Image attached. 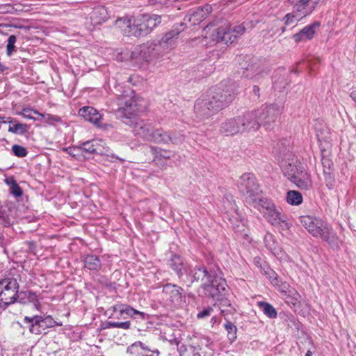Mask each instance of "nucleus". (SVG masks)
Instances as JSON below:
<instances>
[{
	"label": "nucleus",
	"mask_w": 356,
	"mask_h": 356,
	"mask_svg": "<svg viewBox=\"0 0 356 356\" xmlns=\"http://www.w3.org/2000/svg\"><path fill=\"white\" fill-rule=\"evenodd\" d=\"M206 13L203 9H197L191 11L189 15L186 17L185 20L188 18V21L192 24L195 25L200 23L205 18Z\"/></svg>",
	"instance_id": "nucleus-29"
},
{
	"label": "nucleus",
	"mask_w": 356,
	"mask_h": 356,
	"mask_svg": "<svg viewBox=\"0 0 356 356\" xmlns=\"http://www.w3.org/2000/svg\"><path fill=\"white\" fill-rule=\"evenodd\" d=\"M282 287H283V289H286L288 288V284L284 283V284H282Z\"/></svg>",
	"instance_id": "nucleus-61"
},
{
	"label": "nucleus",
	"mask_w": 356,
	"mask_h": 356,
	"mask_svg": "<svg viewBox=\"0 0 356 356\" xmlns=\"http://www.w3.org/2000/svg\"><path fill=\"white\" fill-rule=\"evenodd\" d=\"M6 183L10 186V193L11 195L15 197H19L22 195V189L13 178L6 179Z\"/></svg>",
	"instance_id": "nucleus-33"
},
{
	"label": "nucleus",
	"mask_w": 356,
	"mask_h": 356,
	"mask_svg": "<svg viewBox=\"0 0 356 356\" xmlns=\"http://www.w3.org/2000/svg\"><path fill=\"white\" fill-rule=\"evenodd\" d=\"M93 147L94 154L111 156L112 158L119 159L121 162L124 161V159H120L119 157L112 154L111 152L110 148L106 145V143L102 139H93Z\"/></svg>",
	"instance_id": "nucleus-24"
},
{
	"label": "nucleus",
	"mask_w": 356,
	"mask_h": 356,
	"mask_svg": "<svg viewBox=\"0 0 356 356\" xmlns=\"http://www.w3.org/2000/svg\"><path fill=\"white\" fill-rule=\"evenodd\" d=\"M184 29V24H177L166 33L159 43H156L162 56L175 49L177 44L179 33Z\"/></svg>",
	"instance_id": "nucleus-14"
},
{
	"label": "nucleus",
	"mask_w": 356,
	"mask_h": 356,
	"mask_svg": "<svg viewBox=\"0 0 356 356\" xmlns=\"http://www.w3.org/2000/svg\"><path fill=\"white\" fill-rule=\"evenodd\" d=\"M17 41V38L14 35H11L8 37V43L6 45V54L8 56H11L15 48V44Z\"/></svg>",
	"instance_id": "nucleus-46"
},
{
	"label": "nucleus",
	"mask_w": 356,
	"mask_h": 356,
	"mask_svg": "<svg viewBox=\"0 0 356 356\" xmlns=\"http://www.w3.org/2000/svg\"><path fill=\"white\" fill-rule=\"evenodd\" d=\"M307 356H312V353L311 350H307V353H306V355Z\"/></svg>",
	"instance_id": "nucleus-60"
},
{
	"label": "nucleus",
	"mask_w": 356,
	"mask_h": 356,
	"mask_svg": "<svg viewBox=\"0 0 356 356\" xmlns=\"http://www.w3.org/2000/svg\"><path fill=\"white\" fill-rule=\"evenodd\" d=\"M189 276L188 282L195 281L202 282L201 288L205 296L215 300L226 291L227 282L225 279L218 275L215 271H208L204 266H195L193 270H186Z\"/></svg>",
	"instance_id": "nucleus-3"
},
{
	"label": "nucleus",
	"mask_w": 356,
	"mask_h": 356,
	"mask_svg": "<svg viewBox=\"0 0 356 356\" xmlns=\"http://www.w3.org/2000/svg\"><path fill=\"white\" fill-rule=\"evenodd\" d=\"M23 322L27 324L29 332L35 335L46 334L47 329L54 327L56 325V322L49 315L25 316Z\"/></svg>",
	"instance_id": "nucleus-11"
},
{
	"label": "nucleus",
	"mask_w": 356,
	"mask_h": 356,
	"mask_svg": "<svg viewBox=\"0 0 356 356\" xmlns=\"http://www.w3.org/2000/svg\"><path fill=\"white\" fill-rule=\"evenodd\" d=\"M144 17H145V22L147 24V26L148 28V31L150 33L152 30L156 27L158 24H159L161 22V17L157 15H144Z\"/></svg>",
	"instance_id": "nucleus-32"
},
{
	"label": "nucleus",
	"mask_w": 356,
	"mask_h": 356,
	"mask_svg": "<svg viewBox=\"0 0 356 356\" xmlns=\"http://www.w3.org/2000/svg\"><path fill=\"white\" fill-rule=\"evenodd\" d=\"M285 31V28H282V32H284Z\"/></svg>",
	"instance_id": "nucleus-63"
},
{
	"label": "nucleus",
	"mask_w": 356,
	"mask_h": 356,
	"mask_svg": "<svg viewBox=\"0 0 356 356\" xmlns=\"http://www.w3.org/2000/svg\"><path fill=\"white\" fill-rule=\"evenodd\" d=\"M213 312V307H208L205 309H204L202 311L200 312L197 315V317L198 318H206L207 316H209L211 315L212 312Z\"/></svg>",
	"instance_id": "nucleus-53"
},
{
	"label": "nucleus",
	"mask_w": 356,
	"mask_h": 356,
	"mask_svg": "<svg viewBox=\"0 0 356 356\" xmlns=\"http://www.w3.org/2000/svg\"><path fill=\"white\" fill-rule=\"evenodd\" d=\"M302 225L315 238H319L326 242L333 250H337L341 240L331 225L319 218L311 216L300 217Z\"/></svg>",
	"instance_id": "nucleus-4"
},
{
	"label": "nucleus",
	"mask_w": 356,
	"mask_h": 356,
	"mask_svg": "<svg viewBox=\"0 0 356 356\" xmlns=\"http://www.w3.org/2000/svg\"><path fill=\"white\" fill-rule=\"evenodd\" d=\"M282 107L278 104H273L264 105L259 109L249 112L254 115V120L258 124V129L263 125L266 129H271V124L274 123L277 117L282 113Z\"/></svg>",
	"instance_id": "nucleus-10"
},
{
	"label": "nucleus",
	"mask_w": 356,
	"mask_h": 356,
	"mask_svg": "<svg viewBox=\"0 0 356 356\" xmlns=\"http://www.w3.org/2000/svg\"><path fill=\"white\" fill-rule=\"evenodd\" d=\"M320 25L318 22H314L305 26L300 32L293 35V39L296 42H305L312 40L318 30Z\"/></svg>",
	"instance_id": "nucleus-19"
},
{
	"label": "nucleus",
	"mask_w": 356,
	"mask_h": 356,
	"mask_svg": "<svg viewBox=\"0 0 356 356\" xmlns=\"http://www.w3.org/2000/svg\"><path fill=\"white\" fill-rule=\"evenodd\" d=\"M12 150L13 154L18 157H24L27 155L26 149L19 145H14Z\"/></svg>",
	"instance_id": "nucleus-47"
},
{
	"label": "nucleus",
	"mask_w": 356,
	"mask_h": 356,
	"mask_svg": "<svg viewBox=\"0 0 356 356\" xmlns=\"http://www.w3.org/2000/svg\"><path fill=\"white\" fill-rule=\"evenodd\" d=\"M264 243L266 247L271 252H274L277 249L278 244L275 241L274 236L271 234H266L264 237Z\"/></svg>",
	"instance_id": "nucleus-37"
},
{
	"label": "nucleus",
	"mask_w": 356,
	"mask_h": 356,
	"mask_svg": "<svg viewBox=\"0 0 356 356\" xmlns=\"http://www.w3.org/2000/svg\"><path fill=\"white\" fill-rule=\"evenodd\" d=\"M145 21V17H144V15H142L134 17L133 19H124L120 22L125 26L124 31L126 34L139 37L146 35L149 33Z\"/></svg>",
	"instance_id": "nucleus-15"
},
{
	"label": "nucleus",
	"mask_w": 356,
	"mask_h": 356,
	"mask_svg": "<svg viewBox=\"0 0 356 356\" xmlns=\"http://www.w3.org/2000/svg\"><path fill=\"white\" fill-rule=\"evenodd\" d=\"M259 306L263 312L269 318H274L277 316L275 309L269 303L266 302H259Z\"/></svg>",
	"instance_id": "nucleus-35"
},
{
	"label": "nucleus",
	"mask_w": 356,
	"mask_h": 356,
	"mask_svg": "<svg viewBox=\"0 0 356 356\" xmlns=\"http://www.w3.org/2000/svg\"><path fill=\"white\" fill-rule=\"evenodd\" d=\"M64 151L74 157L79 156L82 152L80 145L77 147H68L65 148Z\"/></svg>",
	"instance_id": "nucleus-51"
},
{
	"label": "nucleus",
	"mask_w": 356,
	"mask_h": 356,
	"mask_svg": "<svg viewBox=\"0 0 356 356\" xmlns=\"http://www.w3.org/2000/svg\"><path fill=\"white\" fill-rule=\"evenodd\" d=\"M253 118V114L247 113L242 116L229 119L222 123L220 131L227 136L256 131L258 129V124Z\"/></svg>",
	"instance_id": "nucleus-5"
},
{
	"label": "nucleus",
	"mask_w": 356,
	"mask_h": 356,
	"mask_svg": "<svg viewBox=\"0 0 356 356\" xmlns=\"http://www.w3.org/2000/svg\"><path fill=\"white\" fill-rule=\"evenodd\" d=\"M21 304L33 303L35 307L39 310L40 304L38 300V296L36 293L32 291H18L17 300Z\"/></svg>",
	"instance_id": "nucleus-22"
},
{
	"label": "nucleus",
	"mask_w": 356,
	"mask_h": 356,
	"mask_svg": "<svg viewBox=\"0 0 356 356\" xmlns=\"http://www.w3.org/2000/svg\"><path fill=\"white\" fill-rule=\"evenodd\" d=\"M169 136L170 138V143L173 144L181 143L184 140V135L180 133H169Z\"/></svg>",
	"instance_id": "nucleus-49"
},
{
	"label": "nucleus",
	"mask_w": 356,
	"mask_h": 356,
	"mask_svg": "<svg viewBox=\"0 0 356 356\" xmlns=\"http://www.w3.org/2000/svg\"><path fill=\"white\" fill-rule=\"evenodd\" d=\"M163 56L156 43L147 42L136 47L131 52L132 59L154 62Z\"/></svg>",
	"instance_id": "nucleus-12"
},
{
	"label": "nucleus",
	"mask_w": 356,
	"mask_h": 356,
	"mask_svg": "<svg viewBox=\"0 0 356 356\" xmlns=\"http://www.w3.org/2000/svg\"><path fill=\"white\" fill-rule=\"evenodd\" d=\"M3 238L0 236V244L2 243Z\"/></svg>",
	"instance_id": "nucleus-62"
},
{
	"label": "nucleus",
	"mask_w": 356,
	"mask_h": 356,
	"mask_svg": "<svg viewBox=\"0 0 356 356\" xmlns=\"http://www.w3.org/2000/svg\"><path fill=\"white\" fill-rule=\"evenodd\" d=\"M220 312L221 314L225 317V319L227 321V317L230 314H233L236 312L235 307L232 305L227 307L221 308Z\"/></svg>",
	"instance_id": "nucleus-52"
},
{
	"label": "nucleus",
	"mask_w": 356,
	"mask_h": 356,
	"mask_svg": "<svg viewBox=\"0 0 356 356\" xmlns=\"http://www.w3.org/2000/svg\"><path fill=\"white\" fill-rule=\"evenodd\" d=\"M248 72L247 76L251 79H258V76L264 72V67H261L260 63H254L249 65L246 67Z\"/></svg>",
	"instance_id": "nucleus-30"
},
{
	"label": "nucleus",
	"mask_w": 356,
	"mask_h": 356,
	"mask_svg": "<svg viewBox=\"0 0 356 356\" xmlns=\"http://www.w3.org/2000/svg\"><path fill=\"white\" fill-rule=\"evenodd\" d=\"M286 202L291 205H299L302 202V196L298 191H289L286 194Z\"/></svg>",
	"instance_id": "nucleus-31"
},
{
	"label": "nucleus",
	"mask_w": 356,
	"mask_h": 356,
	"mask_svg": "<svg viewBox=\"0 0 356 356\" xmlns=\"http://www.w3.org/2000/svg\"><path fill=\"white\" fill-rule=\"evenodd\" d=\"M273 255L277 257L282 262H290L291 258L290 257L283 251V250L277 247V249L272 252Z\"/></svg>",
	"instance_id": "nucleus-45"
},
{
	"label": "nucleus",
	"mask_w": 356,
	"mask_h": 356,
	"mask_svg": "<svg viewBox=\"0 0 356 356\" xmlns=\"http://www.w3.org/2000/svg\"><path fill=\"white\" fill-rule=\"evenodd\" d=\"M259 88L258 86H254L253 87V92L256 95H259Z\"/></svg>",
	"instance_id": "nucleus-58"
},
{
	"label": "nucleus",
	"mask_w": 356,
	"mask_h": 356,
	"mask_svg": "<svg viewBox=\"0 0 356 356\" xmlns=\"http://www.w3.org/2000/svg\"><path fill=\"white\" fill-rule=\"evenodd\" d=\"M350 97L353 99V101L356 104V90H353V91H351Z\"/></svg>",
	"instance_id": "nucleus-56"
},
{
	"label": "nucleus",
	"mask_w": 356,
	"mask_h": 356,
	"mask_svg": "<svg viewBox=\"0 0 356 356\" xmlns=\"http://www.w3.org/2000/svg\"><path fill=\"white\" fill-rule=\"evenodd\" d=\"M19 284L16 278L7 277L0 280V308L6 309L17 300Z\"/></svg>",
	"instance_id": "nucleus-9"
},
{
	"label": "nucleus",
	"mask_w": 356,
	"mask_h": 356,
	"mask_svg": "<svg viewBox=\"0 0 356 356\" xmlns=\"http://www.w3.org/2000/svg\"><path fill=\"white\" fill-rule=\"evenodd\" d=\"M18 114L22 115L24 118L33 120H38V118H35L34 116V115L40 116V113L39 111L34 110L33 108H24Z\"/></svg>",
	"instance_id": "nucleus-38"
},
{
	"label": "nucleus",
	"mask_w": 356,
	"mask_h": 356,
	"mask_svg": "<svg viewBox=\"0 0 356 356\" xmlns=\"http://www.w3.org/2000/svg\"><path fill=\"white\" fill-rule=\"evenodd\" d=\"M171 266L172 269L176 272L179 278H181L185 274L187 278L186 282H188L189 276L187 274L186 270H193L194 267H186L184 266L183 260L178 255H174L171 258Z\"/></svg>",
	"instance_id": "nucleus-23"
},
{
	"label": "nucleus",
	"mask_w": 356,
	"mask_h": 356,
	"mask_svg": "<svg viewBox=\"0 0 356 356\" xmlns=\"http://www.w3.org/2000/svg\"><path fill=\"white\" fill-rule=\"evenodd\" d=\"M79 115L97 127H100L102 124V116L94 107L83 106L79 109Z\"/></svg>",
	"instance_id": "nucleus-21"
},
{
	"label": "nucleus",
	"mask_w": 356,
	"mask_h": 356,
	"mask_svg": "<svg viewBox=\"0 0 356 356\" xmlns=\"http://www.w3.org/2000/svg\"><path fill=\"white\" fill-rule=\"evenodd\" d=\"M291 182L302 190L312 188L313 184L310 174L304 166L296 174V177H293Z\"/></svg>",
	"instance_id": "nucleus-20"
},
{
	"label": "nucleus",
	"mask_w": 356,
	"mask_h": 356,
	"mask_svg": "<svg viewBox=\"0 0 356 356\" xmlns=\"http://www.w3.org/2000/svg\"><path fill=\"white\" fill-rule=\"evenodd\" d=\"M302 18L300 17L298 15V13H295L294 10L293 9V12L291 13H288L284 16V20H285V24L286 26L292 25L300 20H301Z\"/></svg>",
	"instance_id": "nucleus-43"
},
{
	"label": "nucleus",
	"mask_w": 356,
	"mask_h": 356,
	"mask_svg": "<svg viewBox=\"0 0 356 356\" xmlns=\"http://www.w3.org/2000/svg\"><path fill=\"white\" fill-rule=\"evenodd\" d=\"M84 266L90 270L97 271L101 268L102 263L97 256L88 254L84 258Z\"/></svg>",
	"instance_id": "nucleus-28"
},
{
	"label": "nucleus",
	"mask_w": 356,
	"mask_h": 356,
	"mask_svg": "<svg viewBox=\"0 0 356 356\" xmlns=\"http://www.w3.org/2000/svg\"><path fill=\"white\" fill-rule=\"evenodd\" d=\"M170 138L169 133L162 129H154L152 135H151L149 142L155 143L168 144L170 143Z\"/></svg>",
	"instance_id": "nucleus-26"
},
{
	"label": "nucleus",
	"mask_w": 356,
	"mask_h": 356,
	"mask_svg": "<svg viewBox=\"0 0 356 356\" xmlns=\"http://www.w3.org/2000/svg\"><path fill=\"white\" fill-rule=\"evenodd\" d=\"M40 117L42 118L44 120L50 125H54L55 123L61 122L62 119L58 115H55L49 113L43 114L40 113Z\"/></svg>",
	"instance_id": "nucleus-44"
},
{
	"label": "nucleus",
	"mask_w": 356,
	"mask_h": 356,
	"mask_svg": "<svg viewBox=\"0 0 356 356\" xmlns=\"http://www.w3.org/2000/svg\"><path fill=\"white\" fill-rule=\"evenodd\" d=\"M28 126L26 124L15 123L13 126H10L8 131L17 134H24L28 131Z\"/></svg>",
	"instance_id": "nucleus-39"
},
{
	"label": "nucleus",
	"mask_w": 356,
	"mask_h": 356,
	"mask_svg": "<svg viewBox=\"0 0 356 356\" xmlns=\"http://www.w3.org/2000/svg\"><path fill=\"white\" fill-rule=\"evenodd\" d=\"M150 152L154 156V161H160L162 159H169L174 156V152L170 150L163 149L158 147L151 146Z\"/></svg>",
	"instance_id": "nucleus-27"
},
{
	"label": "nucleus",
	"mask_w": 356,
	"mask_h": 356,
	"mask_svg": "<svg viewBox=\"0 0 356 356\" xmlns=\"http://www.w3.org/2000/svg\"><path fill=\"white\" fill-rule=\"evenodd\" d=\"M161 298L168 306L180 307L185 302L186 297L181 286L166 284L163 287Z\"/></svg>",
	"instance_id": "nucleus-13"
},
{
	"label": "nucleus",
	"mask_w": 356,
	"mask_h": 356,
	"mask_svg": "<svg viewBox=\"0 0 356 356\" xmlns=\"http://www.w3.org/2000/svg\"><path fill=\"white\" fill-rule=\"evenodd\" d=\"M261 272L266 275V277L270 280L273 284L278 285L279 280L277 277V274L267 264L264 266V268H262V270Z\"/></svg>",
	"instance_id": "nucleus-36"
},
{
	"label": "nucleus",
	"mask_w": 356,
	"mask_h": 356,
	"mask_svg": "<svg viewBox=\"0 0 356 356\" xmlns=\"http://www.w3.org/2000/svg\"><path fill=\"white\" fill-rule=\"evenodd\" d=\"M105 12V9L104 8H97L95 9L92 13H91V18L95 19L97 17V14H102V13Z\"/></svg>",
	"instance_id": "nucleus-54"
},
{
	"label": "nucleus",
	"mask_w": 356,
	"mask_h": 356,
	"mask_svg": "<svg viewBox=\"0 0 356 356\" xmlns=\"http://www.w3.org/2000/svg\"><path fill=\"white\" fill-rule=\"evenodd\" d=\"M126 307V311H127V316H131L133 317L134 315H139L140 316L141 318L144 319L145 314L143 312H141L140 311H138L129 305H125Z\"/></svg>",
	"instance_id": "nucleus-50"
},
{
	"label": "nucleus",
	"mask_w": 356,
	"mask_h": 356,
	"mask_svg": "<svg viewBox=\"0 0 356 356\" xmlns=\"http://www.w3.org/2000/svg\"><path fill=\"white\" fill-rule=\"evenodd\" d=\"M227 292L228 291L227 289H226V291H223L222 293V296H218L215 299V300L218 302L220 309L227 307L232 305L230 302V300L227 297Z\"/></svg>",
	"instance_id": "nucleus-42"
},
{
	"label": "nucleus",
	"mask_w": 356,
	"mask_h": 356,
	"mask_svg": "<svg viewBox=\"0 0 356 356\" xmlns=\"http://www.w3.org/2000/svg\"><path fill=\"white\" fill-rule=\"evenodd\" d=\"M131 323L129 321L125 322H113L106 321L105 322V328H121L127 330L130 328Z\"/></svg>",
	"instance_id": "nucleus-41"
},
{
	"label": "nucleus",
	"mask_w": 356,
	"mask_h": 356,
	"mask_svg": "<svg viewBox=\"0 0 356 356\" xmlns=\"http://www.w3.org/2000/svg\"><path fill=\"white\" fill-rule=\"evenodd\" d=\"M324 0H298L293 5L295 13H298L302 19L312 13L316 7Z\"/></svg>",
	"instance_id": "nucleus-17"
},
{
	"label": "nucleus",
	"mask_w": 356,
	"mask_h": 356,
	"mask_svg": "<svg viewBox=\"0 0 356 356\" xmlns=\"http://www.w3.org/2000/svg\"><path fill=\"white\" fill-rule=\"evenodd\" d=\"M238 187L245 195L246 202L252 206L264 197L260 195L259 185L255 177L250 173H244L239 179Z\"/></svg>",
	"instance_id": "nucleus-7"
},
{
	"label": "nucleus",
	"mask_w": 356,
	"mask_h": 356,
	"mask_svg": "<svg viewBox=\"0 0 356 356\" xmlns=\"http://www.w3.org/2000/svg\"><path fill=\"white\" fill-rule=\"evenodd\" d=\"M106 315L108 316V318L124 319L127 317L126 307L124 305H117L111 307L106 311Z\"/></svg>",
	"instance_id": "nucleus-25"
},
{
	"label": "nucleus",
	"mask_w": 356,
	"mask_h": 356,
	"mask_svg": "<svg viewBox=\"0 0 356 356\" xmlns=\"http://www.w3.org/2000/svg\"><path fill=\"white\" fill-rule=\"evenodd\" d=\"M225 328L227 332V337H228V339L229 340V341L231 343H233L237 336H236V332H237V327L233 323H232L231 321L227 320V322L225 323Z\"/></svg>",
	"instance_id": "nucleus-34"
},
{
	"label": "nucleus",
	"mask_w": 356,
	"mask_h": 356,
	"mask_svg": "<svg viewBox=\"0 0 356 356\" xmlns=\"http://www.w3.org/2000/svg\"><path fill=\"white\" fill-rule=\"evenodd\" d=\"M127 353L131 356H159L158 350H152L141 341H136L127 349Z\"/></svg>",
	"instance_id": "nucleus-18"
},
{
	"label": "nucleus",
	"mask_w": 356,
	"mask_h": 356,
	"mask_svg": "<svg viewBox=\"0 0 356 356\" xmlns=\"http://www.w3.org/2000/svg\"><path fill=\"white\" fill-rule=\"evenodd\" d=\"M254 264L260 268L261 271L262 270V268L266 264H263L260 257H256L254 258Z\"/></svg>",
	"instance_id": "nucleus-55"
},
{
	"label": "nucleus",
	"mask_w": 356,
	"mask_h": 356,
	"mask_svg": "<svg viewBox=\"0 0 356 356\" xmlns=\"http://www.w3.org/2000/svg\"><path fill=\"white\" fill-rule=\"evenodd\" d=\"M303 165L298 159L293 154H286L280 162V168L284 177L290 181L293 177L302 169Z\"/></svg>",
	"instance_id": "nucleus-16"
},
{
	"label": "nucleus",
	"mask_w": 356,
	"mask_h": 356,
	"mask_svg": "<svg viewBox=\"0 0 356 356\" xmlns=\"http://www.w3.org/2000/svg\"><path fill=\"white\" fill-rule=\"evenodd\" d=\"M236 90V83L232 80L223 81L218 87L210 89L195 102L196 117L207 119L226 107L233 100Z\"/></svg>",
	"instance_id": "nucleus-2"
},
{
	"label": "nucleus",
	"mask_w": 356,
	"mask_h": 356,
	"mask_svg": "<svg viewBox=\"0 0 356 356\" xmlns=\"http://www.w3.org/2000/svg\"><path fill=\"white\" fill-rule=\"evenodd\" d=\"M214 70L213 64L210 60H204L198 67V71L203 73L204 75H209Z\"/></svg>",
	"instance_id": "nucleus-40"
},
{
	"label": "nucleus",
	"mask_w": 356,
	"mask_h": 356,
	"mask_svg": "<svg viewBox=\"0 0 356 356\" xmlns=\"http://www.w3.org/2000/svg\"><path fill=\"white\" fill-rule=\"evenodd\" d=\"M218 318L216 316H213L211 319V323L212 324V325H213L214 324H216V323H218Z\"/></svg>",
	"instance_id": "nucleus-59"
},
{
	"label": "nucleus",
	"mask_w": 356,
	"mask_h": 356,
	"mask_svg": "<svg viewBox=\"0 0 356 356\" xmlns=\"http://www.w3.org/2000/svg\"><path fill=\"white\" fill-rule=\"evenodd\" d=\"M252 207L259 211L265 219L273 226L288 227L286 217L271 200L263 197L259 199Z\"/></svg>",
	"instance_id": "nucleus-6"
},
{
	"label": "nucleus",
	"mask_w": 356,
	"mask_h": 356,
	"mask_svg": "<svg viewBox=\"0 0 356 356\" xmlns=\"http://www.w3.org/2000/svg\"><path fill=\"white\" fill-rule=\"evenodd\" d=\"M80 147L82 152H85L89 154H94L93 140L82 143L80 145Z\"/></svg>",
	"instance_id": "nucleus-48"
},
{
	"label": "nucleus",
	"mask_w": 356,
	"mask_h": 356,
	"mask_svg": "<svg viewBox=\"0 0 356 356\" xmlns=\"http://www.w3.org/2000/svg\"><path fill=\"white\" fill-rule=\"evenodd\" d=\"M4 118H5V117H1V116H0V120H3V123H7V122H8V123L11 124V123H13V120L10 118H8V120H4Z\"/></svg>",
	"instance_id": "nucleus-57"
},
{
	"label": "nucleus",
	"mask_w": 356,
	"mask_h": 356,
	"mask_svg": "<svg viewBox=\"0 0 356 356\" xmlns=\"http://www.w3.org/2000/svg\"><path fill=\"white\" fill-rule=\"evenodd\" d=\"M117 115L122 122L132 128L135 135L149 141L154 127L149 122L137 117L140 111L139 99L134 90L127 88L118 97Z\"/></svg>",
	"instance_id": "nucleus-1"
},
{
	"label": "nucleus",
	"mask_w": 356,
	"mask_h": 356,
	"mask_svg": "<svg viewBox=\"0 0 356 356\" xmlns=\"http://www.w3.org/2000/svg\"><path fill=\"white\" fill-rule=\"evenodd\" d=\"M245 29L242 25L232 26L229 23L225 22L217 29H214L211 35V40L217 42L226 44H232L237 38L243 35Z\"/></svg>",
	"instance_id": "nucleus-8"
}]
</instances>
